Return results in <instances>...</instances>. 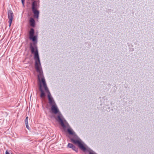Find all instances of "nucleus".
<instances>
[{"mask_svg":"<svg viewBox=\"0 0 154 154\" xmlns=\"http://www.w3.org/2000/svg\"><path fill=\"white\" fill-rule=\"evenodd\" d=\"M12 20H9L8 22L9 23V26L10 27L11 25Z\"/></svg>","mask_w":154,"mask_h":154,"instance_id":"obj_13","label":"nucleus"},{"mask_svg":"<svg viewBox=\"0 0 154 154\" xmlns=\"http://www.w3.org/2000/svg\"><path fill=\"white\" fill-rule=\"evenodd\" d=\"M8 17L9 20H13L14 16L13 13L11 10H9L8 11Z\"/></svg>","mask_w":154,"mask_h":154,"instance_id":"obj_7","label":"nucleus"},{"mask_svg":"<svg viewBox=\"0 0 154 154\" xmlns=\"http://www.w3.org/2000/svg\"><path fill=\"white\" fill-rule=\"evenodd\" d=\"M32 11L34 14V18L37 19H38V18L39 15V11L37 9L32 10Z\"/></svg>","mask_w":154,"mask_h":154,"instance_id":"obj_5","label":"nucleus"},{"mask_svg":"<svg viewBox=\"0 0 154 154\" xmlns=\"http://www.w3.org/2000/svg\"><path fill=\"white\" fill-rule=\"evenodd\" d=\"M51 106V109L52 112L55 114H58L57 117L56 118L57 121L59 123L63 128H65L66 127H68L69 125V124L62 115L60 112L57 104L53 105Z\"/></svg>","mask_w":154,"mask_h":154,"instance_id":"obj_3","label":"nucleus"},{"mask_svg":"<svg viewBox=\"0 0 154 154\" xmlns=\"http://www.w3.org/2000/svg\"><path fill=\"white\" fill-rule=\"evenodd\" d=\"M133 50H134V49H133H133H132V51H133Z\"/></svg>","mask_w":154,"mask_h":154,"instance_id":"obj_16","label":"nucleus"},{"mask_svg":"<svg viewBox=\"0 0 154 154\" xmlns=\"http://www.w3.org/2000/svg\"><path fill=\"white\" fill-rule=\"evenodd\" d=\"M28 117H26L25 120V124L26 125V128L28 129H29V127L28 125Z\"/></svg>","mask_w":154,"mask_h":154,"instance_id":"obj_9","label":"nucleus"},{"mask_svg":"<svg viewBox=\"0 0 154 154\" xmlns=\"http://www.w3.org/2000/svg\"><path fill=\"white\" fill-rule=\"evenodd\" d=\"M36 64V70L39 73L38 75V80L40 82V84L39 85V90L41 92L40 97L41 98H43L45 97L46 96L42 88V85L41 83L42 82L43 85L45 92L48 94V97L50 105L51 106L53 105H55L56 104L47 86L45 78L43 76L42 68H39L37 63Z\"/></svg>","mask_w":154,"mask_h":154,"instance_id":"obj_1","label":"nucleus"},{"mask_svg":"<svg viewBox=\"0 0 154 154\" xmlns=\"http://www.w3.org/2000/svg\"><path fill=\"white\" fill-rule=\"evenodd\" d=\"M73 146L74 145L70 143H69L68 145V146L71 148H72L73 147Z\"/></svg>","mask_w":154,"mask_h":154,"instance_id":"obj_11","label":"nucleus"},{"mask_svg":"<svg viewBox=\"0 0 154 154\" xmlns=\"http://www.w3.org/2000/svg\"><path fill=\"white\" fill-rule=\"evenodd\" d=\"M37 2H38V3H39V0H38Z\"/></svg>","mask_w":154,"mask_h":154,"instance_id":"obj_15","label":"nucleus"},{"mask_svg":"<svg viewBox=\"0 0 154 154\" xmlns=\"http://www.w3.org/2000/svg\"><path fill=\"white\" fill-rule=\"evenodd\" d=\"M67 131L70 134L72 135V137L70 138L71 141L74 144H77L79 147L82 150L85 151L86 150V148L84 145V143L72 130L71 128H68Z\"/></svg>","mask_w":154,"mask_h":154,"instance_id":"obj_4","label":"nucleus"},{"mask_svg":"<svg viewBox=\"0 0 154 154\" xmlns=\"http://www.w3.org/2000/svg\"><path fill=\"white\" fill-rule=\"evenodd\" d=\"M22 3L23 5H24V2L25 0H21Z\"/></svg>","mask_w":154,"mask_h":154,"instance_id":"obj_14","label":"nucleus"},{"mask_svg":"<svg viewBox=\"0 0 154 154\" xmlns=\"http://www.w3.org/2000/svg\"><path fill=\"white\" fill-rule=\"evenodd\" d=\"M89 154H97L92 150H90L89 152Z\"/></svg>","mask_w":154,"mask_h":154,"instance_id":"obj_12","label":"nucleus"},{"mask_svg":"<svg viewBox=\"0 0 154 154\" xmlns=\"http://www.w3.org/2000/svg\"><path fill=\"white\" fill-rule=\"evenodd\" d=\"M34 29L32 28H31L29 33V38L33 42V45L34 46H33L31 45L30 48L32 53L34 54V59L35 60V66L36 69V63L39 68L41 67L37 47L35 44L37 42V36L34 35Z\"/></svg>","mask_w":154,"mask_h":154,"instance_id":"obj_2","label":"nucleus"},{"mask_svg":"<svg viewBox=\"0 0 154 154\" xmlns=\"http://www.w3.org/2000/svg\"><path fill=\"white\" fill-rule=\"evenodd\" d=\"M29 23L30 26L33 27H35V21L34 19L31 18L29 20Z\"/></svg>","mask_w":154,"mask_h":154,"instance_id":"obj_8","label":"nucleus"},{"mask_svg":"<svg viewBox=\"0 0 154 154\" xmlns=\"http://www.w3.org/2000/svg\"><path fill=\"white\" fill-rule=\"evenodd\" d=\"M72 149L73 150L75 151L76 152H78V149L74 146L72 148Z\"/></svg>","mask_w":154,"mask_h":154,"instance_id":"obj_10","label":"nucleus"},{"mask_svg":"<svg viewBox=\"0 0 154 154\" xmlns=\"http://www.w3.org/2000/svg\"><path fill=\"white\" fill-rule=\"evenodd\" d=\"M38 3H39L37 1H34L32 4V10L37 9L38 8Z\"/></svg>","mask_w":154,"mask_h":154,"instance_id":"obj_6","label":"nucleus"}]
</instances>
